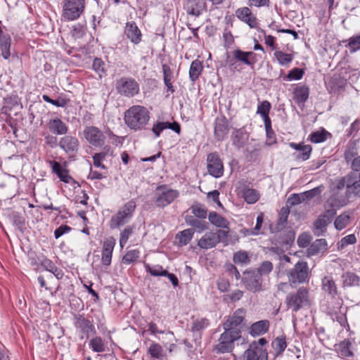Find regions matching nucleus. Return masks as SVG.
<instances>
[{
  "instance_id": "obj_1",
  "label": "nucleus",
  "mask_w": 360,
  "mask_h": 360,
  "mask_svg": "<svg viewBox=\"0 0 360 360\" xmlns=\"http://www.w3.org/2000/svg\"><path fill=\"white\" fill-rule=\"evenodd\" d=\"M150 119L148 110L143 106L134 105L125 112L124 120L125 124L133 130H140L148 123Z\"/></svg>"
},
{
  "instance_id": "obj_2",
  "label": "nucleus",
  "mask_w": 360,
  "mask_h": 360,
  "mask_svg": "<svg viewBox=\"0 0 360 360\" xmlns=\"http://www.w3.org/2000/svg\"><path fill=\"white\" fill-rule=\"evenodd\" d=\"M86 0H63L62 17L66 21H74L84 13Z\"/></svg>"
},
{
  "instance_id": "obj_3",
  "label": "nucleus",
  "mask_w": 360,
  "mask_h": 360,
  "mask_svg": "<svg viewBox=\"0 0 360 360\" xmlns=\"http://www.w3.org/2000/svg\"><path fill=\"white\" fill-rule=\"evenodd\" d=\"M310 270L308 264L303 260L298 261L287 273L288 281L292 287L296 284L308 282Z\"/></svg>"
},
{
  "instance_id": "obj_4",
  "label": "nucleus",
  "mask_w": 360,
  "mask_h": 360,
  "mask_svg": "<svg viewBox=\"0 0 360 360\" xmlns=\"http://www.w3.org/2000/svg\"><path fill=\"white\" fill-rule=\"evenodd\" d=\"M309 292L308 288L302 286L296 292H290L285 298V304L293 312L300 310L309 303Z\"/></svg>"
},
{
  "instance_id": "obj_5",
  "label": "nucleus",
  "mask_w": 360,
  "mask_h": 360,
  "mask_svg": "<svg viewBox=\"0 0 360 360\" xmlns=\"http://www.w3.org/2000/svg\"><path fill=\"white\" fill-rule=\"evenodd\" d=\"M136 207V203L134 200L126 202L117 212L113 215L110 221L111 229H117L127 223L133 217Z\"/></svg>"
},
{
  "instance_id": "obj_6",
  "label": "nucleus",
  "mask_w": 360,
  "mask_h": 360,
  "mask_svg": "<svg viewBox=\"0 0 360 360\" xmlns=\"http://www.w3.org/2000/svg\"><path fill=\"white\" fill-rule=\"evenodd\" d=\"M73 325L80 340L87 339L91 335L96 333L93 321L86 319L84 314H74Z\"/></svg>"
},
{
  "instance_id": "obj_7",
  "label": "nucleus",
  "mask_w": 360,
  "mask_h": 360,
  "mask_svg": "<svg viewBox=\"0 0 360 360\" xmlns=\"http://www.w3.org/2000/svg\"><path fill=\"white\" fill-rule=\"evenodd\" d=\"M117 91L127 97H133L139 92V85L134 79L122 77L116 82Z\"/></svg>"
},
{
  "instance_id": "obj_8",
  "label": "nucleus",
  "mask_w": 360,
  "mask_h": 360,
  "mask_svg": "<svg viewBox=\"0 0 360 360\" xmlns=\"http://www.w3.org/2000/svg\"><path fill=\"white\" fill-rule=\"evenodd\" d=\"M242 281L245 288L251 292H257L264 290L262 277L253 269L244 271Z\"/></svg>"
},
{
  "instance_id": "obj_9",
  "label": "nucleus",
  "mask_w": 360,
  "mask_h": 360,
  "mask_svg": "<svg viewBox=\"0 0 360 360\" xmlns=\"http://www.w3.org/2000/svg\"><path fill=\"white\" fill-rule=\"evenodd\" d=\"M233 58L229 63L230 65H233V60L241 64L253 68L257 62V54L253 51H244L240 49H236L232 51Z\"/></svg>"
},
{
  "instance_id": "obj_10",
  "label": "nucleus",
  "mask_w": 360,
  "mask_h": 360,
  "mask_svg": "<svg viewBox=\"0 0 360 360\" xmlns=\"http://www.w3.org/2000/svg\"><path fill=\"white\" fill-rule=\"evenodd\" d=\"M58 146L70 157H75L79 148V141L76 136L65 135L60 139Z\"/></svg>"
},
{
  "instance_id": "obj_11",
  "label": "nucleus",
  "mask_w": 360,
  "mask_h": 360,
  "mask_svg": "<svg viewBox=\"0 0 360 360\" xmlns=\"http://www.w3.org/2000/svg\"><path fill=\"white\" fill-rule=\"evenodd\" d=\"M207 168L208 173L215 178H219L223 175V162L217 153H211L207 155Z\"/></svg>"
},
{
  "instance_id": "obj_12",
  "label": "nucleus",
  "mask_w": 360,
  "mask_h": 360,
  "mask_svg": "<svg viewBox=\"0 0 360 360\" xmlns=\"http://www.w3.org/2000/svg\"><path fill=\"white\" fill-rule=\"evenodd\" d=\"M84 135L86 140L95 147H101L105 143V137L103 132L96 127H86L84 129Z\"/></svg>"
},
{
  "instance_id": "obj_13",
  "label": "nucleus",
  "mask_w": 360,
  "mask_h": 360,
  "mask_svg": "<svg viewBox=\"0 0 360 360\" xmlns=\"http://www.w3.org/2000/svg\"><path fill=\"white\" fill-rule=\"evenodd\" d=\"M163 83L166 88L165 91V97L168 98L171 94L175 92L174 83L176 76L174 75V70L170 66L163 64L162 67Z\"/></svg>"
},
{
  "instance_id": "obj_14",
  "label": "nucleus",
  "mask_w": 360,
  "mask_h": 360,
  "mask_svg": "<svg viewBox=\"0 0 360 360\" xmlns=\"http://www.w3.org/2000/svg\"><path fill=\"white\" fill-rule=\"evenodd\" d=\"M245 314V311L244 309H237L223 324V328H226L227 330H236L240 334Z\"/></svg>"
},
{
  "instance_id": "obj_15",
  "label": "nucleus",
  "mask_w": 360,
  "mask_h": 360,
  "mask_svg": "<svg viewBox=\"0 0 360 360\" xmlns=\"http://www.w3.org/2000/svg\"><path fill=\"white\" fill-rule=\"evenodd\" d=\"M336 214L334 209L328 210L325 214L320 215L314 222V233L316 236H320L326 231V226L330 223V219Z\"/></svg>"
},
{
  "instance_id": "obj_16",
  "label": "nucleus",
  "mask_w": 360,
  "mask_h": 360,
  "mask_svg": "<svg viewBox=\"0 0 360 360\" xmlns=\"http://www.w3.org/2000/svg\"><path fill=\"white\" fill-rule=\"evenodd\" d=\"M243 360H268V353L258 344H250L243 355Z\"/></svg>"
},
{
  "instance_id": "obj_17",
  "label": "nucleus",
  "mask_w": 360,
  "mask_h": 360,
  "mask_svg": "<svg viewBox=\"0 0 360 360\" xmlns=\"http://www.w3.org/2000/svg\"><path fill=\"white\" fill-rule=\"evenodd\" d=\"M115 244L116 240L112 236L104 240L101 251V264L103 266H108L110 265Z\"/></svg>"
},
{
  "instance_id": "obj_18",
  "label": "nucleus",
  "mask_w": 360,
  "mask_h": 360,
  "mask_svg": "<svg viewBox=\"0 0 360 360\" xmlns=\"http://www.w3.org/2000/svg\"><path fill=\"white\" fill-rule=\"evenodd\" d=\"M2 22L0 20V52L4 60H9L11 56L12 39L9 34L4 32Z\"/></svg>"
},
{
  "instance_id": "obj_19",
  "label": "nucleus",
  "mask_w": 360,
  "mask_h": 360,
  "mask_svg": "<svg viewBox=\"0 0 360 360\" xmlns=\"http://www.w3.org/2000/svg\"><path fill=\"white\" fill-rule=\"evenodd\" d=\"M229 131V122L225 116L216 118L214 122V136L218 141L224 140Z\"/></svg>"
},
{
  "instance_id": "obj_20",
  "label": "nucleus",
  "mask_w": 360,
  "mask_h": 360,
  "mask_svg": "<svg viewBox=\"0 0 360 360\" xmlns=\"http://www.w3.org/2000/svg\"><path fill=\"white\" fill-rule=\"evenodd\" d=\"M236 15L239 20L248 24L251 28L257 27V19L249 8L243 7L237 9Z\"/></svg>"
},
{
  "instance_id": "obj_21",
  "label": "nucleus",
  "mask_w": 360,
  "mask_h": 360,
  "mask_svg": "<svg viewBox=\"0 0 360 360\" xmlns=\"http://www.w3.org/2000/svg\"><path fill=\"white\" fill-rule=\"evenodd\" d=\"M179 196V192L159 186V207H165L172 202Z\"/></svg>"
},
{
  "instance_id": "obj_22",
  "label": "nucleus",
  "mask_w": 360,
  "mask_h": 360,
  "mask_svg": "<svg viewBox=\"0 0 360 360\" xmlns=\"http://www.w3.org/2000/svg\"><path fill=\"white\" fill-rule=\"evenodd\" d=\"M124 34L131 43L138 44L141 41V32L134 21L127 22L124 27Z\"/></svg>"
},
{
  "instance_id": "obj_23",
  "label": "nucleus",
  "mask_w": 360,
  "mask_h": 360,
  "mask_svg": "<svg viewBox=\"0 0 360 360\" xmlns=\"http://www.w3.org/2000/svg\"><path fill=\"white\" fill-rule=\"evenodd\" d=\"M219 243V236L214 232L206 233L198 242V245L202 249H210Z\"/></svg>"
},
{
  "instance_id": "obj_24",
  "label": "nucleus",
  "mask_w": 360,
  "mask_h": 360,
  "mask_svg": "<svg viewBox=\"0 0 360 360\" xmlns=\"http://www.w3.org/2000/svg\"><path fill=\"white\" fill-rule=\"evenodd\" d=\"M238 189L242 194V197L244 198L245 201L248 204L255 203L260 198V194L258 191L248 188L243 184L238 186Z\"/></svg>"
},
{
  "instance_id": "obj_25",
  "label": "nucleus",
  "mask_w": 360,
  "mask_h": 360,
  "mask_svg": "<svg viewBox=\"0 0 360 360\" xmlns=\"http://www.w3.org/2000/svg\"><path fill=\"white\" fill-rule=\"evenodd\" d=\"M48 127L50 131L56 135H65L68 131L67 124L58 117L50 120Z\"/></svg>"
},
{
  "instance_id": "obj_26",
  "label": "nucleus",
  "mask_w": 360,
  "mask_h": 360,
  "mask_svg": "<svg viewBox=\"0 0 360 360\" xmlns=\"http://www.w3.org/2000/svg\"><path fill=\"white\" fill-rule=\"evenodd\" d=\"M322 290L330 297L335 298L338 295V288L331 276H325L321 281Z\"/></svg>"
},
{
  "instance_id": "obj_27",
  "label": "nucleus",
  "mask_w": 360,
  "mask_h": 360,
  "mask_svg": "<svg viewBox=\"0 0 360 360\" xmlns=\"http://www.w3.org/2000/svg\"><path fill=\"white\" fill-rule=\"evenodd\" d=\"M269 321L262 320L254 323L250 327V334L252 336H259L266 333L269 328Z\"/></svg>"
},
{
  "instance_id": "obj_28",
  "label": "nucleus",
  "mask_w": 360,
  "mask_h": 360,
  "mask_svg": "<svg viewBox=\"0 0 360 360\" xmlns=\"http://www.w3.org/2000/svg\"><path fill=\"white\" fill-rule=\"evenodd\" d=\"M309 89L307 86H298L293 90V98L298 104L304 103L309 98Z\"/></svg>"
},
{
  "instance_id": "obj_29",
  "label": "nucleus",
  "mask_w": 360,
  "mask_h": 360,
  "mask_svg": "<svg viewBox=\"0 0 360 360\" xmlns=\"http://www.w3.org/2000/svg\"><path fill=\"white\" fill-rule=\"evenodd\" d=\"M194 230L193 229H187L180 231L176 235V242L180 246L186 245L193 238Z\"/></svg>"
},
{
  "instance_id": "obj_30",
  "label": "nucleus",
  "mask_w": 360,
  "mask_h": 360,
  "mask_svg": "<svg viewBox=\"0 0 360 360\" xmlns=\"http://www.w3.org/2000/svg\"><path fill=\"white\" fill-rule=\"evenodd\" d=\"M208 219L211 224L217 227L229 229V222L228 220L216 212H210Z\"/></svg>"
},
{
  "instance_id": "obj_31",
  "label": "nucleus",
  "mask_w": 360,
  "mask_h": 360,
  "mask_svg": "<svg viewBox=\"0 0 360 360\" xmlns=\"http://www.w3.org/2000/svg\"><path fill=\"white\" fill-rule=\"evenodd\" d=\"M203 70L202 61L196 59L194 60L190 66L189 78L192 82H195Z\"/></svg>"
},
{
  "instance_id": "obj_32",
  "label": "nucleus",
  "mask_w": 360,
  "mask_h": 360,
  "mask_svg": "<svg viewBox=\"0 0 360 360\" xmlns=\"http://www.w3.org/2000/svg\"><path fill=\"white\" fill-rule=\"evenodd\" d=\"M185 9L188 15H200L202 11L200 0H188L185 5Z\"/></svg>"
},
{
  "instance_id": "obj_33",
  "label": "nucleus",
  "mask_w": 360,
  "mask_h": 360,
  "mask_svg": "<svg viewBox=\"0 0 360 360\" xmlns=\"http://www.w3.org/2000/svg\"><path fill=\"white\" fill-rule=\"evenodd\" d=\"M141 252L138 249H132L127 251L122 258V263L125 265L135 264L140 257Z\"/></svg>"
},
{
  "instance_id": "obj_34",
  "label": "nucleus",
  "mask_w": 360,
  "mask_h": 360,
  "mask_svg": "<svg viewBox=\"0 0 360 360\" xmlns=\"http://www.w3.org/2000/svg\"><path fill=\"white\" fill-rule=\"evenodd\" d=\"M331 134L327 131L326 129H322L321 131H316L312 132L309 136V140L314 143H319L324 142L328 136H330Z\"/></svg>"
},
{
  "instance_id": "obj_35",
  "label": "nucleus",
  "mask_w": 360,
  "mask_h": 360,
  "mask_svg": "<svg viewBox=\"0 0 360 360\" xmlns=\"http://www.w3.org/2000/svg\"><path fill=\"white\" fill-rule=\"evenodd\" d=\"M89 347L94 352L100 353L105 350L104 340L100 336H96L91 338L89 343Z\"/></svg>"
},
{
  "instance_id": "obj_36",
  "label": "nucleus",
  "mask_w": 360,
  "mask_h": 360,
  "mask_svg": "<svg viewBox=\"0 0 360 360\" xmlns=\"http://www.w3.org/2000/svg\"><path fill=\"white\" fill-rule=\"evenodd\" d=\"M342 281L344 287H351L359 284V278L355 274L346 272L342 276Z\"/></svg>"
},
{
  "instance_id": "obj_37",
  "label": "nucleus",
  "mask_w": 360,
  "mask_h": 360,
  "mask_svg": "<svg viewBox=\"0 0 360 360\" xmlns=\"http://www.w3.org/2000/svg\"><path fill=\"white\" fill-rule=\"evenodd\" d=\"M351 342L349 340H345L338 345L337 350L340 355L343 358L352 357L353 353L350 350Z\"/></svg>"
},
{
  "instance_id": "obj_38",
  "label": "nucleus",
  "mask_w": 360,
  "mask_h": 360,
  "mask_svg": "<svg viewBox=\"0 0 360 360\" xmlns=\"http://www.w3.org/2000/svg\"><path fill=\"white\" fill-rule=\"evenodd\" d=\"M48 163L49 164L51 168L52 172L55 174L58 177V179L66 172H68V169L66 168L67 165L65 162H64L63 165H62L60 162H56L55 160H49Z\"/></svg>"
},
{
  "instance_id": "obj_39",
  "label": "nucleus",
  "mask_w": 360,
  "mask_h": 360,
  "mask_svg": "<svg viewBox=\"0 0 360 360\" xmlns=\"http://www.w3.org/2000/svg\"><path fill=\"white\" fill-rule=\"evenodd\" d=\"M347 41L348 43L345 46L349 49L351 53H354L360 50V33L349 38ZM343 42H346V41H343Z\"/></svg>"
},
{
  "instance_id": "obj_40",
  "label": "nucleus",
  "mask_w": 360,
  "mask_h": 360,
  "mask_svg": "<svg viewBox=\"0 0 360 360\" xmlns=\"http://www.w3.org/2000/svg\"><path fill=\"white\" fill-rule=\"evenodd\" d=\"M274 57L276 58L278 63L281 65H288L290 64L292 60L293 56L290 53H286L281 51H276L274 53Z\"/></svg>"
},
{
  "instance_id": "obj_41",
  "label": "nucleus",
  "mask_w": 360,
  "mask_h": 360,
  "mask_svg": "<svg viewBox=\"0 0 360 360\" xmlns=\"http://www.w3.org/2000/svg\"><path fill=\"white\" fill-rule=\"evenodd\" d=\"M359 180H356L355 174L350 173L347 175L346 180L348 181V186H350L349 191L354 194L360 193V177Z\"/></svg>"
},
{
  "instance_id": "obj_42",
  "label": "nucleus",
  "mask_w": 360,
  "mask_h": 360,
  "mask_svg": "<svg viewBox=\"0 0 360 360\" xmlns=\"http://www.w3.org/2000/svg\"><path fill=\"white\" fill-rule=\"evenodd\" d=\"M93 70L99 75V77L106 75V67L105 62L99 58H95L92 64Z\"/></svg>"
},
{
  "instance_id": "obj_43",
  "label": "nucleus",
  "mask_w": 360,
  "mask_h": 360,
  "mask_svg": "<svg viewBox=\"0 0 360 360\" xmlns=\"http://www.w3.org/2000/svg\"><path fill=\"white\" fill-rule=\"evenodd\" d=\"M233 261L235 264H248L250 262V258L248 252L239 250L233 254Z\"/></svg>"
},
{
  "instance_id": "obj_44",
  "label": "nucleus",
  "mask_w": 360,
  "mask_h": 360,
  "mask_svg": "<svg viewBox=\"0 0 360 360\" xmlns=\"http://www.w3.org/2000/svg\"><path fill=\"white\" fill-rule=\"evenodd\" d=\"M166 129H169L177 134H180L181 131V125L176 121H174L173 122H159V134Z\"/></svg>"
},
{
  "instance_id": "obj_45",
  "label": "nucleus",
  "mask_w": 360,
  "mask_h": 360,
  "mask_svg": "<svg viewBox=\"0 0 360 360\" xmlns=\"http://www.w3.org/2000/svg\"><path fill=\"white\" fill-rule=\"evenodd\" d=\"M4 105L3 109L5 112L11 110L20 104V98L17 95H11L4 99Z\"/></svg>"
},
{
  "instance_id": "obj_46",
  "label": "nucleus",
  "mask_w": 360,
  "mask_h": 360,
  "mask_svg": "<svg viewBox=\"0 0 360 360\" xmlns=\"http://www.w3.org/2000/svg\"><path fill=\"white\" fill-rule=\"evenodd\" d=\"M224 332L220 335L222 340L233 345V342L240 338V334L236 330H227L224 328Z\"/></svg>"
},
{
  "instance_id": "obj_47",
  "label": "nucleus",
  "mask_w": 360,
  "mask_h": 360,
  "mask_svg": "<svg viewBox=\"0 0 360 360\" xmlns=\"http://www.w3.org/2000/svg\"><path fill=\"white\" fill-rule=\"evenodd\" d=\"M273 264L269 261L263 262L259 267L254 269L253 270L262 276H268L273 270Z\"/></svg>"
},
{
  "instance_id": "obj_48",
  "label": "nucleus",
  "mask_w": 360,
  "mask_h": 360,
  "mask_svg": "<svg viewBox=\"0 0 360 360\" xmlns=\"http://www.w3.org/2000/svg\"><path fill=\"white\" fill-rule=\"evenodd\" d=\"M86 24L84 23H77L72 27V35L73 37L77 39L82 38L86 33Z\"/></svg>"
},
{
  "instance_id": "obj_49",
  "label": "nucleus",
  "mask_w": 360,
  "mask_h": 360,
  "mask_svg": "<svg viewBox=\"0 0 360 360\" xmlns=\"http://www.w3.org/2000/svg\"><path fill=\"white\" fill-rule=\"evenodd\" d=\"M290 208L288 205H285L281 209L277 221V226L278 227H284L285 226L290 212Z\"/></svg>"
},
{
  "instance_id": "obj_50",
  "label": "nucleus",
  "mask_w": 360,
  "mask_h": 360,
  "mask_svg": "<svg viewBox=\"0 0 360 360\" xmlns=\"http://www.w3.org/2000/svg\"><path fill=\"white\" fill-rule=\"evenodd\" d=\"M327 242L326 239H317L311 245L310 250L313 254L319 253L327 248Z\"/></svg>"
},
{
  "instance_id": "obj_51",
  "label": "nucleus",
  "mask_w": 360,
  "mask_h": 360,
  "mask_svg": "<svg viewBox=\"0 0 360 360\" xmlns=\"http://www.w3.org/2000/svg\"><path fill=\"white\" fill-rule=\"evenodd\" d=\"M233 348V345L222 340L221 337L219 338V343L215 346V350L218 353L230 352Z\"/></svg>"
},
{
  "instance_id": "obj_52",
  "label": "nucleus",
  "mask_w": 360,
  "mask_h": 360,
  "mask_svg": "<svg viewBox=\"0 0 360 360\" xmlns=\"http://www.w3.org/2000/svg\"><path fill=\"white\" fill-rule=\"evenodd\" d=\"M210 325L209 320L205 318H201L195 320L191 326L193 332H198L206 328Z\"/></svg>"
},
{
  "instance_id": "obj_53",
  "label": "nucleus",
  "mask_w": 360,
  "mask_h": 360,
  "mask_svg": "<svg viewBox=\"0 0 360 360\" xmlns=\"http://www.w3.org/2000/svg\"><path fill=\"white\" fill-rule=\"evenodd\" d=\"M132 233L133 228L131 226H127L120 232L119 242L121 248H123L125 246Z\"/></svg>"
},
{
  "instance_id": "obj_54",
  "label": "nucleus",
  "mask_w": 360,
  "mask_h": 360,
  "mask_svg": "<svg viewBox=\"0 0 360 360\" xmlns=\"http://www.w3.org/2000/svg\"><path fill=\"white\" fill-rule=\"evenodd\" d=\"M349 222V217L348 214H342L338 216L335 220V226L338 230L345 229Z\"/></svg>"
},
{
  "instance_id": "obj_55",
  "label": "nucleus",
  "mask_w": 360,
  "mask_h": 360,
  "mask_svg": "<svg viewBox=\"0 0 360 360\" xmlns=\"http://www.w3.org/2000/svg\"><path fill=\"white\" fill-rule=\"evenodd\" d=\"M191 210L192 214L198 218L205 219L207 217V210L200 204L193 205Z\"/></svg>"
},
{
  "instance_id": "obj_56",
  "label": "nucleus",
  "mask_w": 360,
  "mask_h": 360,
  "mask_svg": "<svg viewBox=\"0 0 360 360\" xmlns=\"http://www.w3.org/2000/svg\"><path fill=\"white\" fill-rule=\"evenodd\" d=\"M271 108V103L268 101H263L259 103L257 109V113L261 117L269 115Z\"/></svg>"
},
{
  "instance_id": "obj_57",
  "label": "nucleus",
  "mask_w": 360,
  "mask_h": 360,
  "mask_svg": "<svg viewBox=\"0 0 360 360\" xmlns=\"http://www.w3.org/2000/svg\"><path fill=\"white\" fill-rule=\"evenodd\" d=\"M42 98L44 101L51 103L55 106L57 107H65L67 104L68 101L63 98H59L58 99L54 100L51 98L48 95H43Z\"/></svg>"
},
{
  "instance_id": "obj_58",
  "label": "nucleus",
  "mask_w": 360,
  "mask_h": 360,
  "mask_svg": "<svg viewBox=\"0 0 360 360\" xmlns=\"http://www.w3.org/2000/svg\"><path fill=\"white\" fill-rule=\"evenodd\" d=\"M311 151L312 147L310 145H306V146H304V148L301 151H299L295 155V158L302 161L307 160L310 158Z\"/></svg>"
},
{
  "instance_id": "obj_59",
  "label": "nucleus",
  "mask_w": 360,
  "mask_h": 360,
  "mask_svg": "<svg viewBox=\"0 0 360 360\" xmlns=\"http://www.w3.org/2000/svg\"><path fill=\"white\" fill-rule=\"evenodd\" d=\"M304 201L302 193H293L287 199L286 205L290 207L291 206L299 205Z\"/></svg>"
},
{
  "instance_id": "obj_60",
  "label": "nucleus",
  "mask_w": 360,
  "mask_h": 360,
  "mask_svg": "<svg viewBox=\"0 0 360 360\" xmlns=\"http://www.w3.org/2000/svg\"><path fill=\"white\" fill-rule=\"evenodd\" d=\"M304 72L302 69L295 68L292 69L287 75L288 80H299L302 78Z\"/></svg>"
},
{
  "instance_id": "obj_61",
  "label": "nucleus",
  "mask_w": 360,
  "mask_h": 360,
  "mask_svg": "<svg viewBox=\"0 0 360 360\" xmlns=\"http://www.w3.org/2000/svg\"><path fill=\"white\" fill-rule=\"evenodd\" d=\"M272 347L279 353L283 352L286 347V341L285 338H277L272 342Z\"/></svg>"
},
{
  "instance_id": "obj_62",
  "label": "nucleus",
  "mask_w": 360,
  "mask_h": 360,
  "mask_svg": "<svg viewBox=\"0 0 360 360\" xmlns=\"http://www.w3.org/2000/svg\"><path fill=\"white\" fill-rule=\"evenodd\" d=\"M226 271L228 272L229 275L231 276H234L236 280H238L240 278V274L233 264L229 263L225 265Z\"/></svg>"
},
{
  "instance_id": "obj_63",
  "label": "nucleus",
  "mask_w": 360,
  "mask_h": 360,
  "mask_svg": "<svg viewBox=\"0 0 360 360\" xmlns=\"http://www.w3.org/2000/svg\"><path fill=\"white\" fill-rule=\"evenodd\" d=\"M356 242V238L354 234H350L342 238L340 242V247L344 248L349 244H354Z\"/></svg>"
},
{
  "instance_id": "obj_64",
  "label": "nucleus",
  "mask_w": 360,
  "mask_h": 360,
  "mask_svg": "<svg viewBox=\"0 0 360 360\" xmlns=\"http://www.w3.org/2000/svg\"><path fill=\"white\" fill-rule=\"evenodd\" d=\"M105 156V155L103 153H95L93 156L94 165L96 167H101L105 169V165L102 164V161L104 160Z\"/></svg>"
}]
</instances>
